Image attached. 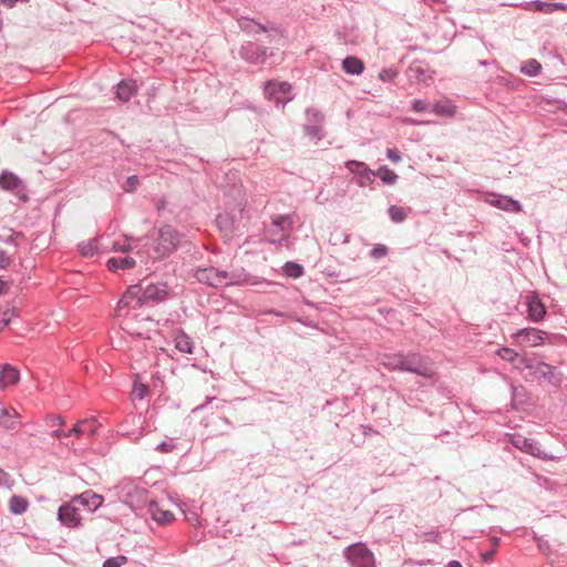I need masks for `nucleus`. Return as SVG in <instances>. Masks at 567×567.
<instances>
[{
  "mask_svg": "<svg viewBox=\"0 0 567 567\" xmlns=\"http://www.w3.org/2000/svg\"><path fill=\"white\" fill-rule=\"evenodd\" d=\"M142 298V286L135 285L131 286L126 292L123 295L120 300L117 308L115 310L117 318H123L121 326L122 329L133 336H143V331L135 328L131 320L128 319V315L131 310H136L143 305Z\"/></svg>",
  "mask_w": 567,
  "mask_h": 567,
  "instance_id": "obj_1",
  "label": "nucleus"
},
{
  "mask_svg": "<svg viewBox=\"0 0 567 567\" xmlns=\"http://www.w3.org/2000/svg\"><path fill=\"white\" fill-rule=\"evenodd\" d=\"M182 235L171 225H164L158 230L154 252L155 258H165L179 245Z\"/></svg>",
  "mask_w": 567,
  "mask_h": 567,
  "instance_id": "obj_2",
  "label": "nucleus"
},
{
  "mask_svg": "<svg viewBox=\"0 0 567 567\" xmlns=\"http://www.w3.org/2000/svg\"><path fill=\"white\" fill-rule=\"evenodd\" d=\"M218 229L225 237H229L236 233L244 230L246 224L244 223L243 208L219 214L216 218Z\"/></svg>",
  "mask_w": 567,
  "mask_h": 567,
  "instance_id": "obj_3",
  "label": "nucleus"
},
{
  "mask_svg": "<svg viewBox=\"0 0 567 567\" xmlns=\"http://www.w3.org/2000/svg\"><path fill=\"white\" fill-rule=\"evenodd\" d=\"M400 370L415 373L427 379L435 377L433 364L424 361L419 354H403Z\"/></svg>",
  "mask_w": 567,
  "mask_h": 567,
  "instance_id": "obj_4",
  "label": "nucleus"
},
{
  "mask_svg": "<svg viewBox=\"0 0 567 567\" xmlns=\"http://www.w3.org/2000/svg\"><path fill=\"white\" fill-rule=\"evenodd\" d=\"M195 277L199 282L212 287H221L235 282L234 276L213 267L198 269L195 274Z\"/></svg>",
  "mask_w": 567,
  "mask_h": 567,
  "instance_id": "obj_5",
  "label": "nucleus"
},
{
  "mask_svg": "<svg viewBox=\"0 0 567 567\" xmlns=\"http://www.w3.org/2000/svg\"><path fill=\"white\" fill-rule=\"evenodd\" d=\"M346 557L353 567H374L373 554L364 544H354L347 548Z\"/></svg>",
  "mask_w": 567,
  "mask_h": 567,
  "instance_id": "obj_6",
  "label": "nucleus"
},
{
  "mask_svg": "<svg viewBox=\"0 0 567 567\" xmlns=\"http://www.w3.org/2000/svg\"><path fill=\"white\" fill-rule=\"evenodd\" d=\"M59 520L69 528H78L81 526L80 505L73 497L70 502L60 506L58 512Z\"/></svg>",
  "mask_w": 567,
  "mask_h": 567,
  "instance_id": "obj_7",
  "label": "nucleus"
},
{
  "mask_svg": "<svg viewBox=\"0 0 567 567\" xmlns=\"http://www.w3.org/2000/svg\"><path fill=\"white\" fill-rule=\"evenodd\" d=\"M291 92V85L288 82L268 81L265 85V95L269 100H274L277 103H287L290 101L287 95Z\"/></svg>",
  "mask_w": 567,
  "mask_h": 567,
  "instance_id": "obj_8",
  "label": "nucleus"
},
{
  "mask_svg": "<svg viewBox=\"0 0 567 567\" xmlns=\"http://www.w3.org/2000/svg\"><path fill=\"white\" fill-rule=\"evenodd\" d=\"M172 504L166 501L151 502L148 511L154 520L159 524H171L175 519L174 512L171 508Z\"/></svg>",
  "mask_w": 567,
  "mask_h": 567,
  "instance_id": "obj_9",
  "label": "nucleus"
},
{
  "mask_svg": "<svg viewBox=\"0 0 567 567\" xmlns=\"http://www.w3.org/2000/svg\"><path fill=\"white\" fill-rule=\"evenodd\" d=\"M346 166L350 171V173L358 176L357 183L360 186H369L373 183L374 172H372L365 163L358 161H348L346 163Z\"/></svg>",
  "mask_w": 567,
  "mask_h": 567,
  "instance_id": "obj_10",
  "label": "nucleus"
},
{
  "mask_svg": "<svg viewBox=\"0 0 567 567\" xmlns=\"http://www.w3.org/2000/svg\"><path fill=\"white\" fill-rule=\"evenodd\" d=\"M75 502L87 512L96 511L103 504V496L92 492L85 491L84 493L74 496Z\"/></svg>",
  "mask_w": 567,
  "mask_h": 567,
  "instance_id": "obj_11",
  "label": "nucleus"
},
{
  "mask_svg": "<svg viewBox=\"0 0 567 567\" xmlns=\"http://www.w3.org/2000/svg\"><path fill=\"white\" fill-rule=\"evenodd\" d=\"M497 354L505 361L516 363V369H532L533 367L529 359H527L526 357H520L515 350L511 348H501L497 351Z\"/></svg>",
  "mask_w": 567,
  "mask_h": 567,
  "instance_id": "obj_12",
  "label": "nucleus"
},
{
  "mask_svg": "<svg viewBox=\"0 0 567 567\" xmlns=\"http://www.w3.org/2000/svg\"><path fill=\"white\" fill-rule=\"evenodd\" d=\"M545 332L535 328H528L519 330L515 337L520 340L522 343L530 347H537L544 342Z\"/></svg>",
  "mask_w": 567,
  "mask_h": 567,
  "instance_id": "obj_13",
  "label": "nucleus"
},
{
  "mask_svg": "<svg viewBox=\"0 0 567 567\" xmlns=\"http://www.w3.org/2000/svg\"><path fill=\"white\" fill-rule=\"evenodd\" d=\"M20 424V414L11 406L0 404V426L12 430Z\"/></svg>",
  "mask_w": 567,
  "mask_h": 567,
  "instance_id": "obj_14",
  "label": "nucleus"
},
{
  "mask_svg": "<svg viewBox=\"0 0 567 567\" xmlns=\"http://www.w3.org/2000/svg\"><path fill=\"white\" fill-rule=\"evenodd\" d=\"M19 371L14 367L6 364L0 371V388L7 389L11 385H16L19 382Z\"/></svg>",
  "mask_w": 567,
  "mask_h": 567,
  "instance_id": "obj_15",
  "label": "nucleus"
},
{
  "mask_svg": "<svg viewBox=\"0 0 567 567\" xmlns=\"http://www.w3.org/2000/svg\"><path fill=\"white\" fill-rule=\"evenodd\" d=\"M408 76L410 80H414L416 82L427 83L432 80V73L421 66L420 64L413 63L408 69Z\"/></svg>",
  "mask_w": 567,
  "mask_h": 567,
  "instance_id": "obj_16",
  "label": "nucleus"
},
{
  "mask_svg": "<svg viewBox=\"0 0 567 567\" xmlns=\"http://www.w3.org/2000/svg\"><path fill=\"white\" fill-rule=\"evenodd\" d=\"M342 69L351 75H360L364 71V63L357 56H347L342 61Z\"/></svg>",
  "mask_w": 567,
  "mask_h": 567,
  "instance_id": "obj_17",
  "label": "nucleus"
},
{
  "mask_svg": "<svg viewBox=\"0 0 567 567\" xmlns=\"http://www.w3.org/2000/svg\"><path fill=\"white\" fill-rule=\"evenodd\" d=\"M545 313H546V309H545V306L543 305V302L537 297L530 298L528 301L529 318L533 321L537 322L544 318Z\"/></svg>",
  "mask_w": 567,
  "mask_h": 567,
  "instance_id": "obj_18",
  "label": "nucleus"
},
{
  "mask_svg": "<svg viewBox=\"0 0 567 567\" xmlns=\"http://www.w3.org/2000/svg\"><path fill=\"white\" fill-rule=\"evenodd\" d=\"M136 93V85L132 81H122L117 85L116 97L122 102H127Z\"/></svg>",
  "mask_w": 567,
  "mask_h": 567,
  "instance_id": "obj_19",
  "label": "nucleus"
},
{
  "mask_svg": "<svg viewBox=\"0 0 567 567\" xmlns=\"http://www.w3.org/2000/svg\"><path fill=\"white\" fill-rule=\"evenodd\" d=\"M239 28L250 34H258L260 32H265L266 28L261 25L260 23L247 18L241 17L238 19Z\"/></svg>",
  "mask_w": 567,
  "mask_h": 567,
  "instance_id": "obj_20",
  "label": "nucleus"
},
{
  "mask_svg": "<svg viewBox=\"0 0 567 567\" xmlns=\"http://www.w3.org/2000/svg\"><path fill=\"white\" fill-rule=\"evenodd\" d=\"M135 266V260L132 257H113L109 259L107 267L114 271L117 269H131Z\"/></svg>",
  "mask_w": 567,
  "mask_h": 567,
  "instance_id": "obj_21",
  "label": "nucleus"
},
{
  "mask_svg": "<svg viewBox=\"0 0 567 567\" xmlns=\"http://www.w3.org/2000/svg\"><path fill=\"white\" fill-rule=\"evenodd\" d=\"M433 111L435 114L443 116V117H453L456 113V106L453 105L450 101H437L434 106Z\"/></svg>",
  "mask_w": 567,
  "mask_h": 567,
  "instance_id": "obj_22",
  "label": "nucleus"
},
{
  "mask_svg": "<svg viewBox=\"0 0 567 567\" xmlns=\"http://www.w3.org/2000/svg\"><path fill=\"white\" fill-rule=\"evenodd\" d=\"M29 507V502L27 498L18 495H13L9 501V509L11 513L16 515L23 514L27 512Z\"/></svg>",
  "mask_w": 567,
  "mask_h": 567,
  "instance_id": "obj_23",
  "label": "nucleus"
},
{
  "mask_svg": "<svg viewBox=\"0 0 567 567\" xmlns=\"http://www.w3.org/2000/svg\"><path fill=\"white\" fill-rule=\"evenodd\" d=\"M175 347L183 353H192L193 342L188 336L179 331L175 334Z\"/></svg>",
  "mask_w": 567,
  "mask_h": 567,
  "instance_id": "obj_24",
  "label": "nucleus"
},
{
  "mask_svg": "<svg viewBox=\"0 0 567 567\" xmlns=\"http://www.w3.org/2000/svg\"><path fill=\"white\" fill-rule=\"evenodd\" d=\"M402 353L383 354L381 363L389 370H400L402 365Z\"/></svg>",
  "mask_w": 567,
  "mask_h": 567,
  "instance_id": "obj_25",
  "label": "nucleus"
},
{
  "mask_svg": "<svg viewBox=\"0 0 567 567\" xmlns=\"http://www.w3.org/2000/svg\"><path fill=\"white\" fill-rule=\"evenodd\" d=\"M374 176H378L384 184L393 185L398 181V175L390 169L388 166H381L374 172Z\"/></svg>",
  "mask_w": 567,
  "mask_h": 567,
  "instance_id": "obj_26",
  "label": "nucleus"
},
{
  "mask_svg": "<svg viewBox=\"0 0 567 567\" xmlns=\"http://www.w3.org/2000/svg\"><path fill=\"white\" fill-rule=\"evenodd\" d=\"M0 186L7 190H14L20 186V179L12 173H3L0 176Z\"/></svg>",
  "mask_w": 567,
  "mask_h": 567,
  "instance_id": "obj_27",
  "label": "nucleus"
},
{
  "mask_svg": "<svg viewBox=\"0 0 567 567\" xmlns=\"http://www.w3.org/2000/svg\"><path fill=\"white\" fill-rule=\"evenodd\" d=\"M97 250L99 245L96 239H87L79 245V251L84 257H92L97 252Z\"/></svg>",
  "mask_w": 567,
  "mask_h": 567,
  "instance_id": "obj_28",
  "label": "nucleus"
},
{
  "mask_svg": "<svg viewBox=\"0 0 567 567\" xmlns=\"http://www.w3.org/2000/svg\"><path fill=\"white\" fill-rule=\"evenodd\" d=\"M164 295V290H162L159 287L150 285L145 289L142 288V298L143 301L147 299H161Z\"/></svg>",
  "mask_w": 567,
  "mask_h": 567,
  "instance_id": "obj_29",
  "label": "nucleus"
},
{
  "mask_svg": "<svg viewBox=\"0 0 567 567\" xmlns=\"http://www.w3.org/2000/svg\"><path fill=\"white\" fill-rule=\"evenodd\" d=\"M81 425H82V434L89 435V436H94L99 429L97 423L94 419L81 420Z\"/></svg>",
  "mask_w": 567,
  "mask_h": 567,
  "instance_id": "obj_30",
  "label": "nucleus"
},
{
  "mask_svg": "<svg viewBox=\"0 0 567 567\" xmlns=\"http://www.w3.org/2000/svg\"><path fill=\"white\" fill-rule=\"evenodd\" d=\"M542 65L536 60H528L522 65V72L528 75H536L539 73Z\"/></svg>",
  "mask_w": 567,
  "mask_h": 567,
  "instance_id": "obj_31",
  "label": "nucleus"
},
{
  "mask_svg": "<svg viewBox=\"0 0 567 567\" xmlns=\"http://www.w3.org/2000/svg\"><path fill=\"white\" fill-rule=\"evenodd\" d=\"M284 271L287 276L292 278H298L302 275V267L295 262H287L284 266Z\"/></svg>",
  "mask_w": 567,
  "mask_h": 567,
  "instance_id": "obj_32",
  "label": "nucleus"
},
{
  "mask_svg": "<svg viewBox=\"0 0 567 567\" xmlns=\"http://www.w3.org/2000/svg\"><path fill=\"white\" fill-rule=\"evenodd\" d=\"M147 394H148V386L147 385H145L143 383H138V382L134 383V388L132 390L133 399L142 400Z\"/></svg>",
  "mask_w": 567,
  "mask_h": 567,
  "instance_id": "obj_33",
  "label": "nucleus"
},
{
  "mask_svg": "<svg viewBox=\"0 0 567 567\" xmlns=\"http://www.w3.org/2000/svg\"><path fill=\"white\" fill-rule=\"evenodd\" d=\"M389 214H390L392 220H394L396 223L403 221L406 217L404 209L400 206H391L389 208Z\"/></svg>",
  "mask_w": 567,
  "mask_h": 567,
  "instance_id": "obj_34",
  "label": "nucleus"
},
{
  "mask_svg": "<svg viewBox=\"0 0 567 567\" xmlns=\"http://www.w3.org/2000/svg\"><path fill=\"white\" fill-rule=\"evenodd\" d=\"M528 10L539 11L549 14L550 13V3L534 1L528 3Z\"/></svg>",
  "mask_w": 567,
  "mask_h": 567,
  "instance_id": "obj_35",
  "label": "nucleus"
},
{
  "mask_svg": "<svg viewBox=\"0 0 567 567\" xmlns=\"http://www.w3.org/2000/svg\"><path fill=\"white\" fill-rule=\"evenodd\" d=\"M126 563L127 558L125 556H117L106 559L103 564V567H122Z\"/></svg>",
  "mask_w": 567,
  "mask_h": 567,
  "instance_id": "obj_36",
  "label": "nucleus"
},
{
  "mask_svg": "<svg viewBox=\"0 0 567 567\" xmlns=\"http://www.w3.org/2000/svg\"><path fill=\"white\" fill-rule=\"evenodd\" d=\"M398 75V72L394 69H383L379 73V79L383 82H391L393 81Z\"/></svg>",
  "mask_w": 567,
  "mask_h": 567,
  "instance_id": "obj_37",
  "label": "nucleus"
},
{
  "mask_svg": "<svg viewBox=\"0 0 567 567\" xmlns=\"http://www.w3.org/2000/svg\"><path fill=\"white\" fill-rule=\"evenodd\" d=\"M386 254H388V249L383 245H378L371 251L372 257L375 258V259L384 257Z\"/></svg>",
  "mask_w": 567,
  "mask_h": 567,
  "instance_id": "obj_38",
  "label": "nucleus"
},
{
  "mask_svg": "<svg viewBox=\"0 0 567 567\" xmlns=\"http://www.w3.org/2000/svg\"><path fill=\"white\" fill-rule=\"evenodd\" d=\"M386 157L394 163L400 162L402 158L401 153L395 148H389L386 151Z\"/></svg>",
  "mask_w": 567,
  "mask_h": 567,
  "instance_id": "obj_39",
  "label": "nucleus"
},
{
  "mask_svg": "<svg viewBox=\"0 0 567 567\" xmlns=\"http://www.w3.org/2000/svg\"><path fill=\"white\" fill-rule=\"evenodd\" d=\"M504 202H505V204H504V206H502L504 209L512 210V212L520 210V206L517 202H514L512 199H505Z\"/></svg>",
  "mask_w": 567,
  "mask_h": 567,
  "instance_id": "obj_40",
  "label": "nucleus"
},
{
  "mask_svg": "<svg viewBox=\"0 0 567 567\" xmlns=\"http://www.w3.org/2000/svg\"><path fill=\"white\" fill-rule=\"evenodd\" d=\"M175 449V444L172 442H163L157 446L161 453H169Z\"/></svg>",
  "mask_w": 567,
  "mask_h": 567,
  "instance_id": "obj_41",
  "label": "nucleus"
},
{
  "mask_svg": "<svg viewBox=\"0 0 567 567\" xmlns=\"http://www.w3.org/2000/svg\"><path fill=\"white\" fill-rule=\"evenodd\" d=\"M10 262V257L3 250H0V269H6Z\"/></svg>",
  "mask_w": 567,
  "mask_h": 567,
  "instance_id": "obj_42",
  "label": "nucleus"
},
{
  "mask_svg": "<svg viewBox=\"0 0 567 567\" xmlns=\"http://www.w3.org/2000/svg\"><path fill=\"white\" fill-rule=\"evenodd\" d=\"M412 109L415 112H424L426 110V103L422 100H415L412 104Z\"/></svg>",
  "mask_w": 567,
  "mask_h": 567,
  "instance_id": "obj_43",
  "label": "nucleus"
},
{
  "mask_svg": "<svg viewBox=\"0 0 567 567\" xmlns=\"http://www.w3.org/2000/svg\"><path fill=\"white\" fill-rule=\"evenodd\" d=\"M69 433L70 436L75 435L76 437L83 435L81 421H79L71 430H69Z\"/></svg>",
  "mask_w": 567,
  "mask_h": 567,
  "instance_id": "obj_44",
  "label": "nucleus"
},
{
  "mask_svg": "<svg viewBox=\"0 0 567 567\" xmlns=\"http://www.w3.org/2000/svg\"><path fill=\"white\" fill-rule=\"evenodd\" d=\"M556 10L566 11L567 10V4L561 3V2L550 3V13H553Z\"/></svg>",
  "mask_w": 567,
  "mask_h": 567,
  "instance_id": "obj_45",
  "label": "nucleus"
},
{
  "mask_svg": "<svg viewBox=\"0 0 567 567\" xmlns=\"http://www.w3.org/2000/svg\"><path fill=\"white\" fill-rule=\"evenodd\" d=\"M51 436L54 439L61 440L62 437H70V433H69V431L65 432L63 430H55L52 432Z\"/></svg>",
  "mask_w": 567,
  "mask_h": 567,
  "instance_id": "obj_46",
  "label": "nucleus"
},
{
  "mask_svg": "<svg viewBox=\"0 0 567 567\" xmlns=\"http://www.w3.org/2000/svg\"><path fill=\"white\" fill-rule=\"evenodd\" d=\"M285 223H288L289 225L291 224V221L289 220L288 217L286 216H278L277 218L274 219V224L276 226H281L282 224Z\"/></svg>",
  "mask_w": 567,
  "mask_h": 567,
  "instance_id": "obj_47",
  "label": "nucleus"
},
{
  "mask_svg": "<svg viewBox=\"0 0 567 567\" xmlns=\"http://www.w3.org/2000/svg\"><path fill=\"white\" fill-rule=\"evenodd\" d=\"M137 177L136 176H132V177H128L127 179V185L130 186L128 188H126L127 190H133L137 184Z\"/></svg>",
  "mask_w": 567,
  "mask_h": 567,
  "instance_id": "obj_48",
  "label": "nucleus"
},
{
  "mask_svg": "<svg viewBox=\"0 0 567 567\" xmlns=\"http://www.w3.org/2000/svg\"><path fill=\"white\" fill-rule=\"evenodd\" d=\"M494 554H495V550L485 551L482 554V559L484 561H489V560H492Z\"/></svg>",
  "mask_w": 567,
  "mask_h": 567,
  "instance_id": "obj_49",
  "label": "nucleus"
},
{
  "mask_svg": "<svg viewBox=\"0 0 567 567\" xmlns=\"http://www.w3.org/2000/svg\"><path fill=\"white\" fill-rule=\"evenodd\" d=\"M113 249H114L115 251L126 252V251H128V250H130V247H127V246H125V245L114 244Z\"/></svg>",
  "mask_w": 567,
  "mask_h": 567,
  "instance_id": "obj_50",
  "label": "nucleus"
},
{
  "mask_svg": "<svg viewBox=\"0 0 567 567\" xmlns=\"http://www.w3.org/2000/svg\"><path fill=\"white\" fill-rule=\"evenodd\" d=\"M8 291V284L0 279V296Z\"/></svg>",
  "mask_w": 567,
  "mask_h": 567,
  "instance_id": "obj_51",
  "label": "nucleus"
},
{
  "mask_svg": "<svg viewBox=\"0 0 567 567\" xmlns=\"http://www.w3.org/2000/svg\"><path fill=\"white\" fill-rule=\"evenodd\" d=\"M8 318H0V331H2L9 324Z\"/></svg>",
  "mask_w": 567,
  "mask_h": 567,
  "instance_id": "obj_52",
  "label": "nucleus"
},
{
  "mask_svg": "<svg viewBox=\"0 0 567 567\" xmlns=\"http://www.w3.org/2000/svg\"><path fill=\"white\" fill-rule=\"evenodd\" d=\"M449 567H462V565L458 561L454 560L449 564Z\"/></svg>",
  "mask_w": 567,
  "mask_h": 567,
  "instance_id": "obj_53",
  "label": "nucleus"
},
{
  "mask_svg": "<svg viewBox=\"0 0 567 567\" xmlns=\"http://www.w3.org/2000/svg\"><path fill=\"white\" fill-rule=\"evenodd\" d=\"M3 3L12 6L17 2V0H1Z\"/></svg>",
  "mask_w": 567,
  "mask_h": 567,
  "instance_id": "obj_54",
  "label": "nucleus"
},
{
  "mask_svg": "<svg viewBox=\"0 0 567 567\" xmlns=\"http://www.w3.org/2000/svg\"><path fill=\"white\" fill-rule=\"evenodd\" d=\"M55 421L59 425H63V423H64V421L61 416H56Z\"/></svg>",
  "mask_w": 567,
  "mask_h": 567,
  "instance_id": "obj_55",
  "label": "nucleus"
},
{
  "mask_svg": "<svg viewBox=\"0 0 567 567\" xmlns=\"http://www.w3.org/2000/svg\"><path fill=\"white\" fill-rule=\"evenodd\" d=\"M492 542H493L495 547L498 545V539L497 538H493Z\"/></svg>",
  "mask_w": 567,
  "mask_h": 567,
  "instance_id": "obj_56",
  "label": "nucleus"
}]
</instances>
